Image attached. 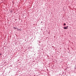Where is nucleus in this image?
Here are the masks:
<instances>
[{
  "instance_id": "obj_1",
  "label": "nucleus",
  "mask_w": 76,
  "mask_h": 76,
  "mask_svg": "<svg viewBox=\"0 0 76 76\" xmlns=\"http://www.w3.org/2000/svg\"><path fill=\"white\" fill-rule=\"evenodd\" d=\"M68 27H69V26H66V27H64L63 28L64 29H67Z\"/></svg>"
},
{
  "instance_id": "obj_4",
  "label": "nucleus",
  "mask_w": 76,
  "mask_h": 76,
  "mask_svg": "<svg viewBox=\"0 0 76 76\" xmlns=\"http://www.w3.org/2000/svg\"><path fill=\"white\" fill-rule=\"evenodd\" d=\"M2 54H1V53H0V56H1Z\"/></svg>"
},
{
  "instance_id": "obj_3",
  "label": "nucleus",
  "mask_w": 76,
  "mask_h": 76,
  "mask_svg": "<svg viewBox=\"0 0 76 76\" xmlns=\"http://www.w3.org/2000/svg\"><path fill=\"white\" fill-rule=\"evenodd\" d=\"M13 28H14V29H17V28L15 27H14Z\"/></svg>"
},
{
  "instance_id": "obj_5",
  "label": "nucleus",
  "mask_w": 76,
  "mask_h": 76,
  "mask_svg": "<svg viewBox=\"0 0 76 76\" xmlns=\"http://www.w3.org/2000/svg\"><path fill=\"white\" fill-rule=\"evenodd\" d=\"M75 66H76V65Z\"/></svg>"
},
{
  "instance_id": "obj_2",
  "label": "nucleus",
  "mask_w": 76,
  "mask_h": 76,
  "mask_svg": "<svg viewBox=\"0 0 76 76\" xmlns=\"http://www.w3.org/2000/svg\"><path fill=\"white\" fill-rule=\"evenodd\" d=\"M64 26H66V24L65 23H64Z\"/></svg>"
}]
</instances>
